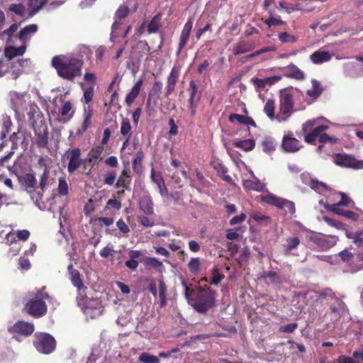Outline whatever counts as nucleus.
I'll use <instances>...</instances> for the list:
<instances>
[{
  "instance_id": "24",
  "label": "nucleus",
  "mask_w": 363,
  "mask_h": 363,
  "mask_svg": "<svg viewBox=\"0 0 363 363\" xmlns=\"http://www.w3.org/2000/svg\"><path fill=\"white\" fill-rule=\"evenodd\" d=\"M103 150V147L97 146L92 148L88 153L87 161L92 167L99 164L102 160L101 155Z\"/></svg>"
},
{
  "instance_id": "54",
  "label": "nucleus",
  "mask_w": 363,
  "mask_h": 363,
  "mask_svg": "<svg viewBox=\"0 0 363 363\" xmlns=\"http://www.w3.org/2000/svg\"><path fill=\"white\" fill-rule=\"evenodd\" d=\"M145 264L155 269H159L163 267L162 262L155 257L147 258L145 259Z\"/></svg>"
},
{
  "instance_id": "8",
  "label": "nucleus",
  "mask_w": 363,
  "mask_h": 363,
  "mask_svg": "<svg viewBox=\"0 0 363 363\" xmlns=\"http://www.w3.org/2000/svg\"><path fill=\"white\" fill-rule=\"evenodd\" d=\"M80 156L81 150L79 148L69 149L66 152L64 157L69 161L67 170L69 173L74 172L80 167L82 164Z\"/></svg>"
},
{
  "instance_id": "41",
  "label": "nucleus",
  "mask_w": 363,
  "mask_h": 363,
  "mask_svg": "<svg viewBox=\"0 0 363 363\" xmlns=\"http://www.w3.org/2000/svg\"><path fill=\"white\" fill-rule=\"evenodd\" d=\"M235 145L239 148L243 149L245 151H250L255 147V143L254 140H246L236 142Z\"/></svg>"
},
{
  "instance_id": "52",
  "label": "nucleus",
  "mask_w": 363,
  "mask_h": 363,
  "mask_svg": "<svg viewBox=\"0 0 363 363\" xmlns=\"http://www.w3.org/2000/svg\"><path fill=\"white\" fill-rule=\"evenodd\" d=\"M199 100H200V97L189 96V99L188 100L189 107V110H190L192 116L195 115V113H196V106H197Z\"/></svg>"
},
{
  "instance_id": "35",
  "label": "nucleus",
  "mask_w": 363,
  "mask_h": 363,
  "mask_svg": "<svg viewBox=\"0 0 363 363\" xmlns=\"http://www.w3.org/2000/svg\"><path fill=\"white\" fill-rule=\"evenodd\" d=\"M311 84L312 88L307 90V94L311 97L318 98L322 93L320 84L316 79H313Z\"/></svg>"
},
{
  "instance_id": "16",
  "label": "nucleus",
  "mask_w": 363,
  "mask_h": 363,
  "mask_svg": "<svg viewBox=\"0 0 363 363\" xmlns=\"http://www.w3.org/2000/svg\"><path fill=\"white\" fill-rule=\"evenodd\" d=\"M338 195L341 196V200L336 203L328 204L326 208L334 213L343 216L345 211L342 210L340 206H350L352 202L344 193H339Z\"/></svg>"
},
{
  "instance_id": "47",
  "label": "nucleus",
  "mask_w": 363,
  "mask_h": 363,
  "mask_svg": "<svg viewBox=\"0 0 363 363\" xmlns=\"http://www.w3.org/2000/svg\"><path fill=\"white\" fill-rule=\"evenodd\" d=\"M49 174L50 169L43 170V173L40 176L39 187L42 191H44L48 185Z\"/></svg>"
},
{
  "instance_id": "10",
  "label": "nucleus",
  "mask_w": 363,
  "mask_h": 363,
  "mask_svg": "<svg viewBox=\"0 0 363 363\" xmlns=\"http://www.w3.org/2000/svg\"><path fill=\"white\" fill-rule=\"evenodd\" d=\"M179 75L180 67L174 66L171 69L169 74L167 77L166 85L164 87V96L166 98H168L174 91Z\"/></svg>"
},
{
  "instance_id": "13",
  "label": "nucleus",
  "mask_w": 363,
  "mask_h": 363,
  "mask_svg": "<svg viewBox=\"0 0 363 363\" xmlns=\"http://www.w3.org/2000/svg\"><path fill=\"white\" fill-rule=\"evenodd\" d=\"M68 270L72 284L77 288L78 296H77V300H79V296L84 293L86 287L84 286L82 282L79 272L73 268L72 264L68 266Z\"/></svg>"
},
{
  "instance_id": "61",
  "label": "nucleus",
  "mask_w": 363,
  "mask_h": 363,
  "mask_svg": "<svg viewBox=\"0 0 363 363\" xmlns=\"http://www.w3.org/2000/svg\"><path fill=\"white\" fill-rule=\"evenodd\" d=\"M10 10L20 16H23L26 11L24 6L21 4H12L10 6Z\"/></svg>"
},
{
  "instance_id": "57",
  "label": "nucleus",
  "mask_w": 363,
  "mask_h": 363,
  "mask_svg": "<svg viewBox=\"0 0 363 363\" xmlns=\"http://www.w3.org/2000/svg\"><path fill=\"white\" fill-rule=\"evenodd\" d=\"M224 278V276L219 273L217 269H213L211 284L218 285Z\"/></svg>"
},
{
  "instance_id": "64",
  "label": "nucleus",
  "mask_w": 363,
  "mask_h": 363,
  "mask_svg": "<svg viewBox=\"0 0 363 363\" xmlns=\"http://www.w3.org/2000/svg\"><path fill=\"white\" fill-rule=\"evenodd\" d=\"M168 124L170 127L169 134L170 135H176L178 133V127L176 125L174 120L173 118H170Z\"/></svg>"
},
{
  "instance_id": "32",
  "label": "nucleus",
  "mask_w": 363,
  "mask_h": 363,
  "mask_svg": "<svg viewBox=\"0 0 363 363\" xmlns=\"http://www.w3.org/2000/svg\"><path fill=\"white\" fill-rule=\"evenodd\" d=\"M229 120L232 123L238 122L239 123L255 126V121L251 118L245 116H242L239 114H231L229 117Z\"/></svg>"
},
{
  "instance_id": "49",
  "label": "nucleus",
  "mask_w": 363,
  "mask_h": 363,
  "mask_svg": "<svg viewBox=\"0 0 363 363\" xmlns=\"http://www.w3.org/2000/svg\"><path fill=\"white\" fill-rule=\"evenodd\" d=\"M47 0H29V5L34 13L38 11L46 3Z\"/></svg>"
},
{
  "instance_id": "3",
  "label": "nucleus",
  "mask_w": 363,
  "mask_h": 363,
  "mask_svg": "<svg viewBox=\"0 0 363 363\" xmlns=\"http://www.w3.org/2000/svg\"><path fill=\"white\" fill-rule=\"evenodd\" d=\"M45 289V286H43L41 290L38 291L26 304L28 313L33 317H41L47 312V306L44 300H50V297L44 291Z\"/></svg>"
},
{
  "instance_id": "20",
  "label": "nucleus",
  "mask_w": 363,
  "mask_h": 363,
  "mask_svg": "<svg viewBox=\"0 0 363 363\" xmlns=\"http://www.w3.org/2000/svg\"><path fill=\"white\" fill-rule=\"evenodd\" d=\"M284 75L297 80H303L305 78L304 72L294 64H290L284 68Z\"/></svg>"
},
{
  "instance_id": "23",
  "label": "nucleus",
  "mask_w": 363,
  "mask_h": 363,
  "mask_svg": "<svg viewBox=\"0 0 363 363\" xmlns=\"http://www.w3.org/2000/svg\"><path fill=\"white\" fill-rule=\"evenodd\" d=\"M38 26L35 24H30L24 27L18 33V39L23 43H26L30 38L37 32Z\"/></svg>"
},
{
  "instance_id": "62",
  "label": "nucleus",
  "mask_w": 363,
  "mask_h": 363,
  "mask_svg": "<svg viewBox=\"0 0 363 363\" xmlns=\"http://www.w3.org/2000/svg\"><path fill=\"white\" fill-rule=\"evenodd\" d=\"M159 28V21L158 19L155 17L150 23L148 24L147 30L149 33H153L157 31Z\"/></svg>"
},
{
  "instance_id": "50",
  "label": "nucleus",
  "mask_w": 363,
  "mask_h": 363,
  "mask_svg": "<svg viewBox=\"0 0 363 363\" xmlns=\"http://www.w3.org/2000/svg\"><path fill=\"white\" fill-rule=\"evenodd\" d=\"M58 192L60 195L65 196L68 194V184L63 178L59 179Z\"/></svg>"
},
{
  "instance_id": "17",
  "label": "nucleus",
  "mask_w": 363,
  "mask_h": 363,
  "mask_svg": "<svg viewBox=\"0 0 363 363\" xmlns=\"http://www.w3.org/2000/svg\"><path fill=\"white\" fill-rule=\"evenodd\" d=\"M281 147L285 152H294L300 149L301 145L295 138L285 135L282 139Z\"/></svg>"
},
{
  "instance_id": "5",
  "label": "nucleus",
  "mask_w": 363,
  "mask_h": 363,
  "mask_svg": "<svg viewBox=\"0 0 363 363\" xmlns=\"http://www.w3.org/2000/svg\"><path fill=\"white\" fill-rule=\"evenodd\" d=\"M308 239L314 245L316 246L320 251H326L335 246L338 238L335 235H326L319 233L311 232L308 235Z\"/></svg>"
},
{
  "instance_id": "26",
  "label": "nucleus",
  "mask_w": 363,
  "mask_h": 363,
  "mask_svg": "<svg viewBox=\"0 0 363 363\" xmlns=\"http://www.w3.org/2000/svg\"><path fill=\"white\" fill-rule=\"evenodd\" d=\"M331 55L325 50H318L310 55V60L313 64H322L330 60Z\"/></svg>"
},
{
  "instance_id": "48",
  "label": "nucleus",
  "mask_w": 363,
  "mask_h": 363,
  "mask_svg": "<svg viewBox=\"0 0 363 363\" xmlns=\"http://www.w3.org/2000/svg\"><path fill=\"white\" fill-rule=\"evenodd\" d=\"M339 256L340 257L341 259L347 263H350L353 261H354V255L349 252L347 250H344L339 252Z\"/></svg>"
},
{
  "instance_id": "59",
  "label": "nucleus",
  "mask_w": 363,
  "mask_h": 363,
  "mask_svg": "<svg viewBox=\"0 0 363 363\" xmlns=\"http://www.w3.org/2000/svg\"><path fill=\"white\" fill-rule=\"evenodd\" d=\"M116 178V173L115 171L108 172L104 177V184L108 185L113 184Z\"/></svg>"
},
{
  "instance_id": "39",
  "label": "nucleus",
  "mask_w": 363,
  "mask_h": 363,
  "mask_svg": "<svg viewBox=\"0 0 363 363\" xmlns=\"http://www.w3.org/2000/svg\"><path fill=\"white\" fill-rule=\"evenodd\" d=\"M139 361L141 363H159L160 359L158 357L150 354L147 352H143L139 358Z\"/></svg>"
},
{
  "instance_id": "46",
  "label": "nucleus",
  "mask_w": 363,
  "mask_h": 363,
  "mask_svg": "<svg viewBox=\"0 0 363 363\" xmlns=\"http://www.w3.org/2000/svg\"><path fill=\"white\" fill-rule=\"evenodd\" d=\"M200 266V259L198 257L191 258L188 264L189 270L194 274H197L199 272Z\"/></svg>"
},
{
  "instance_id": "18",
  "label": "nucleus",
  "mask_w": 363,
  "mask_h": 363,
  "mask_svg": "<svg viewBox=\"0 0 363 363\" xmlns=\"http://www.w3.org/2000/svg\"><path fill=\"white\" fill-rule=\"evenodd\" d=\"M150 177L151 180L157 184L161 196L162 197L167 196L168 195V191L161 174L156 172L152 168Z\"/></svg>"
},
{
  "instance_id": "27",
  "label": "nucleus",
  "mask_w": 363,
  "mask_h": 363,
  "mask_svg": "<svg viewBox=\"0 0 363 363\" xmlns=\"http://www.w3.org/2000/svg\"><path fill=\"white\" fill-rule=\"evenodd\" d=\"M250 174L254 178V180H244L242 184L244 188L245 189L262 191L265 187L264 184H262L257 178L255 177V174L252 172H250Z\"/></svg>"
},
{
  "instance_id": "37",
  "label": "nucleus",
  "mask_w": 363,
  "mask_h": 363,
  "mask_svg": "<svg viewBox=\"0 0 363 363\" xmlns=\"http://www.w3.org/2000/svg\"><path fill=\"white\" fill-rule=\"evenodd\" d=\"M129 178L130 175L125 170H123L116 182V187L128 189V184L130 182Z\"/></svg>"
},
{
  "instance_id": "56",
  "label": "nucleus",
  "mask_w": 363,
  "mask_h": 363,
  "mask_svg": "<svg viewBox=\"0 0 363 363\" xmlns=\"http://www.w3.org/2000/svg\"><path fill=\"white\" fill-rule=\"evenodd\" d=\"M94 88L90 86L84 91L83 100L86 104H89L93 99Z\"/></svg>"
},
{
  "instance_id": "25",
  "label": "nucleus",
  "mask_w": 363,
  "mask_h": 363,
  "mask_svg": "<svg viewBox=\"0 0 363 363\" xmlns=\"http://www.w3.org/2000/svg\"><path fill=\"white\" fill-rule=\"evenodd\" d=\"M60 115L62 118H60L59 121L61 123H67L74 116V110L73 108V105L70 101H66L63 105L62 108L60 111Z\"/></svg>"
},
{
  "instance_id": "36",
  "label": "nucleus",
  "mask_w": 363,
  "mask_h": 363,
  "mask_svg": "<svg viewBox=\"0 0 363 363\" xmlns=\"http://www.w3.org/2000/svg\"><path fill=\"white\" fill-rule=\"evenodd\" d=\"M163 87V84L160 81H155L153 83L152 87L149 93L148 100L152 97H155L157 100L160 99V96Z\"/></svg>"
},
{
  "instance_id": "6",
  "label": "nucleus",
  "mask_w": 363,
  "mask_h": 363,
  "mask_svg": "<svg viewBox=\"0 0 363 363\" xmlns=\"http://www.w3.org/2000/svg\"><path fill=\"white\" fill-rule=\"evenodd\" d=\"M328 129V125H319L315 128L311 132L306 135L305 141L308 143L312 144L315 141L316 138L318 137V140L320 143H336L337 140L336 138L330 137L325 133L321 134L323 131H325Z\"/></svg>"
},
{
  "instance_id": "7",
  "label": "nucleus",
  "mask_w": 363,
  "mask_h": 363,
  "mask_svg": "<svg viewBox=\"0 0 363 363\" xmlns=\"http://www.w3.org/2000/svg\"><path fill=\"white\" fill-rule=\"evenodd\" d=\"M279 104V111L286 119L294 112V94L286 91L281 92Z\"/></svg>"
},
{
  "instance_id": "12",
  "label": "nucleus",
  "mask_w": 363,
  "mask_h": 363,
  "mask_svg": "<svg viewBox=\"0 0 363 363\" xmlns=\"http://www.w3.org/2000/svg\"><path fill=\"white\" fill-rule=\"evenodd\" d=\"M301 179L303 184L309 186L311 189L319 193H322L323 191L328 189V186L325 183L318 181L308 172L302 173L301 174Z\"/></svg>"
},
{
  "instance_id": "60",
  "label": "nucleus",
  "mask_w": 363,
  "mask_h": 363,
  "mask_svg": "<svg viewBox=\"0 0 363 363\" xmlns=\"http://www.w3.org/2000/svg\"><path fill=\"white\" fill-rule=\"evenodd\" d=\"M298 327L296 323H289L280 327L279 330L283 333H293Z\"/></svg>"
},
{
  "instance_id": "1",
  "label": "nucleus",
  "mask_w": 363,
  "mask_h": 363,
  "mask_svg": "<svg viewBox=\"0 0 363 363\" xmlns=\"http://www.w3.org/2000/svg\"><path fill=\"white\" fill-rule=\"evenodd\" d=\"M182 284L185 289V297L189 305L199 313H206L216 306V292L208 287L199 286L190 290L184 281Z\"/></svg>"
},
{
  "instance_id": "30",
  "label": "nucleus",
  "mask_w": 363,
  "mask_h": 363,
  "mask_svg": "<svg viewBox=\"0 0 363 363\" xmlns=\"http://www.w3.org/2000/svg\"><path fill=\"white\" fill-rule=\"evenodd\" d=\"M300 239L298 237H288L286 238L285 244L284 245V253L289 255L292 250L297 248L300 245Z\"/></svg>"
},
{
  "instance_id": "9",
  "label": "nucleus",
  "mask_w": 363,
  "mask_h": 363,
  "mask_svg": "<svg viewBox=\"0 0 363 363\" xmlns=\"http://www.w3.org/2000/svg\"><path fill=\"white\" fill-rule=\"evenodd\" d=\"M335 162L339 166L356 169H363V160H357L351 155L338 154L335 157Z\"/></svg>"
},
{
  "instance_id": "29",
  "label": "nucleus",
  "mask_w": 363,
  "mask_h": 363,
  "mask_svg": "<svg viewBox=\"0 0 363 363\" xmlns=\"http://www.w3.org/2000/svg\"><path fill=\"white\" fill-rule=\"evenodd\" d=\"M26 50V45H23L18 48L10 46L5 49V56L9 59V61L16 56H21L24 54Z\"/></svg>"
},
{
  "instance_id": "44",
  "label": "nucleus",
  "mask_w": 363,
  "mask_h": 363,
  "mask_svg": "<svg viewBox=\"0 0 363 363\" xmlns=\"http://www.w3.org/2000/svg\"><path fill=\"white\" fill-rule=\"evenodd\" d=\"M280 209H283L285 211L286 213H289L291 215L294 214L296 212L294 203L284 199V202H282L281 203Z\"/></svg>"
},
{
  "instance_id": "38",
  "label": "nucleus",
  "mask_w": 363,
  "mask_h": 363,
  "mask_svg": "<svg viewBox=\"0 0 363 363\" xmlns=\"http://www.w3.org/2000/svg\"><path fill=\"white\" fill-rule=\"evenodd\" d=\"M22 183L27 188H34L36 184V179L34 174L28 173L26 174L22 177Z\"/></svg>"
},
{
  "instance_id": "2",
  "label": "nucleus",
  "mask_w": 363,
  "mask_h": 363,
  "mask_svg": "<svg viewBox=\"0 0 363 363\" xmlns=\"http://www.w3.org/2000/svg\"><path fill=\"white\" fill-rule=\"evenodd\" d=\"M52 65L60 77L72 80L82 74L83 62L76 57L57 55L52 58Z\"/></svg>"
},
{
  "instance_id": "63",
  "label": "nucleus",
  "mask_w": 363,
  "mask_h": 363,
  "mask_svg": "<svg viewBox=\"0 0 363 363\" xmlns=\"http://www.w3.org/2000/svg\"><path fill=\"white\" fill-rule=\"evenodd\" d=\"M129 13V9L127 6H121L118 8L116 13V18L119 19L124 18L126 17Z\"/></svg>"
},
{
  "instance_id": "15",
  "label": "nucleus",
  "mask_w": 363,
  "mask_h": 363,
  "mask_svg": "<svg viewBox=\"0 0 363 363\" xmlns=\"http://www.w3.org/2000/svg\"><path fill=\"white\" fill-rule=\"evenodd\" d=\"M11 104L14 109L21 111L25 108L28 95L26 93L20 94L16 91H11L9 94Z\"/></svg>"
},
{
  "instance_id": "28",
  "label": "nucleus",
  "mask_w": 363,
  "mask_h": 363,
  "mask_svg": "<svg viewBox=\"0 0 363 363\" xmlns=\"http://www.w3.org/2000/svg\"><path fill=\"white\" fill-rule=\"evenodd\" d=\"M260 278L263 279L267 284H281L282 281L277 272L273 271L263 272Z\"/></svg>"
},
{
  "instance_id": "22",
  "label": "nucleus",
  "mask_w": 363,
  "mask_h": 363,
  "mask_svg": "<svg viewBox=\"0 0 363 363\" xmlns=\"http://www.w3.org/2000/svg\"><path fill=\"white\" fill-rule=\"evenodd\" d=\"M193 27V21L191 18H189L187 22L184 24L183 30L182 31L180 39H179V52H180L184 47L186 45L187 40L189 39V35L191 33V29Z\"/></svg>"
},
{
  "instance_id": "21",
  "label": "nucleus",
  "mask_w": 363,
  "mask_h": 363,
  "mask_svg": "<svg viewBox=\"0 0 363 363\" xmlns=\"http://www.w3.org/2000/svg\"><path fill=\"white\" fill-rule=\"evenodd\" d=\"M139 208L146 215L154 213L153 201L150 195H143L140 199Z\"/></svg>"
},
{
  "instance_id": "42",
  "label": "nucleus",
  "mask_w": 363,
  "mask_h": 363,
  "mask_svg": "<svg viewBox=\"0 0 363 363\" xmlns=\"http://www.w3.org/2000/svg\"><path fill=\"white\" fill-rule=\"evenodd\" d=\"M92 116V110L89 109V111H86V108H84V122L82 125L81 128L79 129V132L83 133L86 130V129L89 127L91 124V118Z\"/></svg>"
},
{
  "instance_id": "19",
  "label": "nucleus",
  "mask_w": 363,
  "mask_h": 363,
  "mask_svg": "<svg viewBox=\"0 0 363 363\" xmlns=\"http://www.w3.org/2000/svg\"><path fill=\"white\" fill-rule=\"evenodd\" d=\"M143 83V80L142 79H138L133 86L130 92L126 95L125 102L128 106H131L135 99L139 95Z\"/></svg>"
},
{
  "instance_id": "53",
  "label": "nucleus",
  "mask_w": 363,
  "mask_h": 363,
  "mask_svg": "<svg viewBox=\"0 0 363 363\" xmlns=\"http://www.w3.org/2000/svg\"><path fill=\"white\" fill-rule=\"evenodd\" d=\"M279 39L282 43H294L296 40L294 35L286 32L280 33L279 34Z\"/></svg>"
},
{
  "instance_id": "55",
  "label": "nucleus",
  "mask_w": 363,
  "mask_h": 363,
  "mask_svg": "<svg viewBox=\"0 0 363 363\" xmlns=\"http://www.w3.org/2000/svg\"><path fill=\"white\" fill-rule=\"evenodd\" d=\"M13 155V152L11 151L6 155L1 157V159L0 160V165H2V166L6 165L9 172L13 171V169L15 165V162H13V165L7 164L8 160L11 157V156Z\"/></svg>"
},
{
  "instance_id": "45",
  "label": "nucleus",
  "mask_w": 363,
  "mask_h": 363,
  "mask_svg": "<svg viewBox=\"0 0 363 363\" xmlns=\"http://www.w3.org/2000/svg\"><path fill=\"white\" fill-rule=\"evenodd\" d=\"M264 111L269 118H274V101L273 99H268L267 101Z\"/></svg>"
},
{
  "instance_id": "58",
  "label": "nucleus",
  "mask_w": 363,
  "mask_h": 363,
  "mask_svg": "<svg viewBox=\"0 0 363 363\" xmlns=\"http://www.w3.org/2000/svg\"><path fill=\"white\" fill-rule=\"evenodd\" d=\"M36 143L39 147H45L48 144L47 133H40L38 135Z\"/></svg>"
},
{
  "instance_id": "43",
  "label": "nucleus",
  "mask_w": 363,
  "mask_h": 363,
  "mask_svg": "<svg viewBox=\"0 0 363 363\" xmlns=\"http://www.w3.org/2000/svg\"><path fill=\"white\" fill-rule=\"evenodd\" d=\"M6 69L9 71V69H13L11 72V78L16 80L22 73V69L17 67L16 65H13V62H8L5 65Z\"/></svg>"
},
{
  "instance_id": "34",
  "label": "nucleus",
  "mask_w": 363,
  "mask_h": 363,
  "mask_svg": "<svg viewBox=\"0 0 363 363\" xmlns=\"http://www.w3.org/2000/svg\"><path fill=\"white\" fill-rule=\"evenodd\" d=\"M145 154L142 150H139L133 161V170L137 173H140L142 171V162L144 159Z\"/></svg>"
},
{
  "instance_id": "11",
  "label": "nucleus",
  "mask_w": 363,
  "mask_h": 363,
  "mask_svg": "<svg viewBox=\"0 0 363 363\" xmlns=\"http://www.w3.org/2000/svg\"><path fill=\"white\" fill-rule=\"evenodd\" d=\"M8 331L11 333H19L25 336H29L34 331V325L33 323L19 320L13 325L9 326Z\"/></svg>"
},
{
  "instance_id": "31",
  "label": "nucleus",
  "mask_w": 363,
  "mask_h": 363,
  "mask_svg": "<svg viewBox=\"0 0 363 363\" xmlns=\"http://www.w3.org/2000/svg\"><path fill=\"white\" fill-rule=\"evenodd\" d=\"M262 200L267 204L274 206L280 208L284 199L280 198L273 194H268L265 196H262Z\"/></svg>"
},
{
  "instance_id": "33",
  "label": "nucleus",
  "mask_w": 363,
  "mask_h": 363,
  "mask_svg": "<svg viewBox=\"0 0 363 363\" xmlns=\"http://www.w3.org/2000/svg\"><path fill=\"white\" fill-rule=\"evenodd\" d=\"M263 151L267 154H271L275 150V140L269 136L265 137L262 142Z\"/></svg>"
},
{
  "instance_id": "14",
  "label": "nucleus",
  "mask_w": 363,
  "mask_h": 363,
  "mask_svg": "<svg viewBox=\"0 0 363 363\" xmlns=\"http://www.w3.org/2000/svg\"><path fill=\"white\" fill-rule=\"evenodd\" d=\"M78 306L82 307L85 314H90V310H93L96 307H102L98 299H89L84 294L79 296V299L77 300Z\"/></svg>"
},
{
  "instance_id": "51",
  "label": "nucleus",
  "mask_w": 363,
  "mask_h": 363,
  "mask_svg": "<svg viewBox=\"0 0 363 363\" xmlns=\"http://www.w3.org/2000/svg\"><path fill=\"white\" fill-rule=\"evenodd\" d=\"M347 237L351 240H353V242L357 246V247H362L363 245V238L360 237L359 234L357 233H346Z\"/></svg>"
},
{
  "instance_id": "40",
  "label": "nucleus",
  "mask_w": 363,
  "mask_h": 363,
  "mask_svg": "<svg viewBox=\"0 0 363 363\" xmlns=\"http://www.w3.org/2000/svg\"><path fill=\"white\" fill-rule=\"evenodd\" d=\"M131 125L128 118H123L121 125V134L123 136L130 138L131 135Z\"/></svg>"
},
{
  "instance_id": "4",
  "label": "nucleus",
  "mask_w": 363,
  "mask_h": 363,
  "mask_svg": "<svg viewBox=\"0 0 363 363\" xmlns=\"http://www.w3.org/2000/svg\"><path fill=\"white\" fill-rule=\"evenodd\" d=\"M34 337L33 345L39 352L48 354L55 350L56 342L50 334L45 333H35Z\"/></svg>"
}]
</instances>
